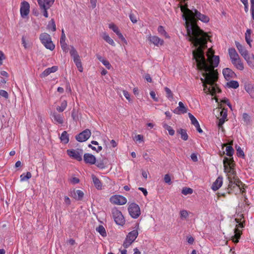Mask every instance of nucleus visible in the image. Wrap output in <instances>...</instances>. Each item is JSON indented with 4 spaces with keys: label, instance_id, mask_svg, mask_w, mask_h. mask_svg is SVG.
<instances>
[{
    "label": "nucleus",
    "instance_id": "obj_1",
    "mask_svg": "<svg viewBox=\"0 0 254 254\" xmlns=\"http://www.w3.org/2000/svg\"><path fill=\"white\" fill-rule=\"evenodd\" d=\"M180 8L183 13V19L186 21L185 27L189 41L193 44L209 39V36L207 33L201 30L197 24V20L205 23L208 22L209 20V17L201 14L195 8L191 10L189 9L187 5H181Z\"/></svg>",
    "mask_w": 254,
    "mask_h": 254
},
{
    "label": "nucleus",
    "instance_id": "obj_2",
    "mask_svg": "<svg viewBox=\"0 0 254 254\" xmlns=\"http://www.w3.org/2000/svg\"><path fill=\"white\" fill-rule=\"evenodd\" d=\"M208 39L193 43V47L195 49L192 51L193 59L196 63L197 68L204 72L215 73L218 76V73L214 68L217 67L219 63V57L218 56H213L208 58L210 64H208L204 56V50L207 48V44Z\"/></svg>",
    "mask_w": 254,
    "mask_h": 254
},
{
    "label": "nucleus",
    "instance_id": "obj_3",
    "mask_svg": "<svg viewBox=\"0 0 254 254\" xmlns=\"http://www.w3.org/2000/svg\"><path fill=\"white\" fill-rule=\"evenodd\" d=\"M202 76L204 78H200V80L203 83V90L205 93L213 96L217 92L219 93L221 92L220 89L217 87L216 82L218 79V76L214 71L212 73L203 72Z\"/></svg>",
    "mask_w": 254,
    "mask_h": 254
},
{
    "label": "nucleus",
    "instance_id": "obj_4",
    "mask_svg": "<svg viewBox=\"0 0 254 254\" xmlns=\"http://www.w3.org/2000/svg\"><path fill=\"white\" fill-rule=\"evenodd\" d=\"M138 227L139 225L137 224L136 225V229L128 233L123 243V246L124 248H127L135 241L138 235L137 231Z\"/></svg>",
    "mask_w": 254,
    "mask_h": 254
},
{
    "label": "nucleus",
    "instance_id": "obj_5",
    "mask_svg": "<svg viewBox=\"0 0 254 254\" xmlns=\"http://www.w3.org/2000/svg\"><path fill=\"white\" fill-rule=\"evenodd\" d=\"M39 38L41 43L47 49L53 51L55 49V46L53 44L51 37L49 34L47 33H42L40 35Z\"/></svg>",
    "mask_w": 254,
    "mask_h": 254
},
{
    "label": "nucleus",
    "instance_id": "obj_6",
    "mask_svg": "<svg viewBox=\"0 0 254 254\" xmlns=\"http://www.w3.org/2000/svg\"><path fill=\"white\" fill-rule=\"evenodd\" d=\"M223 165L225 172L231 173L233 175L236 174L234 168L235 164L233 158H228L225 157L223 159Z\"/></svg>",
    "mask_w": 254,
    "mask_h": 254
},
{
    "label": "nucleus",
    "instance_id": "obj_7",
    "mask_svg": "<svg viewBox=\"0 0 254 254\" xmlns=\"http://www.w3.org/2000/svg\"><path fill=\"white\" fill-rule=\"evenodd\" d=\"M112 214L117 224L123 225L125 223V220L122 213L117 208L114 207L112 209Z\"/></svg>",
    "mask_w": 254,
    "mask_h": 254
},
{
    "label": "nucleus",
    "instance_id": "obj_8",
    "mask_svg": "<svg viewBox=\"0 0 254 254\" xmlns=\"http://www.w3.org/2000/svg\"><path fill=\"white\" fill-rule=\"evenodd\" d=\"M67 154L70 157L78 161L82 160L83 150L81 149H68L67 150Z\"/></svg>",
    "mask_w": 254,
    "mask_h": 254
},
{
    "label": "nucleus",
    "instance_id": "obj_9",
    "mask_svg": "<svg viewBox=\"0 0 254 254\" xmlns=\"http://www.w3.org/2000/svg\"><path fill=\"white\" fill-rule=\"evenodd\" d=\"M130 215L133 218H137L140 215V209L139 206L135 203H131L128 207Z\"/></svg>",
    "mask_w": 254,
    "mask_h": 254
},
{
    "label": "nucleus",
    "instance_id": "obj_10",
    "mask_svg": "<svg viewBox=\"0 0 254 254\" xmlns=\"http://www.w3.org/2000/svg\"><path fill=\"white\" fill-rule=\"evenodd\" d=\"M235 44L237 48L238 49L239 53L244 57V58L247 62L248 64L251 65V62L250 61V57L248 54V51L246 48L240 43L238 42H235Z\"/></svg>",
    "mask_w": 254,
    "mask_h": 254
},
{
    "label": "nucleus",
    "instance_id": "obj_11",
    "mask_svg": "<svg viewBox=\"0 0 254 254\" xmlns=\"http://www.w3.org/2000/svg\"><path fill=\"white\" fill-rule=\"evenodd\" d=\"M91 132L90 129H86L76 135L75 139L79 142H82L86 141L91 136Z\"/></svg>",
    "mask_w": 254,
    "mask_h": 254
},
{
    "label": "nucleus",
    "instance_id": "obj_12",
    "mask_svg": "<svg viewBox=\"0 0 254 254\" xmlns=\"http://www.w3.org/2000/svg\"><path fill=\"white\" fill-rule=\"evenodd\" d=\"M110 201L118 205H124L127 202L126 198L122 195H115L110 198Z\"/></svg>",
    "mask_w": 254,
    "mask_h": 254
},
{
    "label": "nucleus",
    "instance_id": "obj_13",
    "mask_svg": "<svg viewBox=\"0 0 254 254\" xmlns=\"http://www.w3.org/2000/svg\"><path fill=\"white\" fill-rule=\"evenodd\" d=\"M30 5L29 3L26 1L21 2L20 7V14L21 17L24 18L27 16L29 13Z\"/></svg>",
    "mask_w": 254,
    "mask_h": 254
},
{
    "label": "nucleus",
    "instance_id": "obj_14",
    "mask_svg": "<svg viewBox=\"0 0 254 254\" xmlns=\"http://www.w3.org/2000/svg\"><path fill=\"white\" fill-rule=\"evenodd\" d=\"M83 160L86 164L91 165L96 163V157L92 154L90 153H85L83 156Z\"/></svg>",
    "mask_w": 254,
    "mask_h": 254
},
{
    "label": "nucleus",
    "instance_id": "obj_15",
    "mask_svg": "<svg viewBox=\"0 0 254 254\" xmlns=\"http://www.w3.org/2000/svg\"><path fill=\"white\" fill-rule=\"evenodd\" d=\"M220 114L221 116V118L219 120L218 127L219 129H221L222 131H224V129L223 127V125L225 122V119L227 117V111H224L223 110H222L220 112Z\"/></svg>",
    "mask_w": 254,
    "mask_h": 254
},
{
    "label": "nucleus",
    "instance_id": "obj_16",
    "mask_svg": "<svg viewBox=\"0 0 254 254\" xmlns=\"http://www.w3.org/2000/svg\"><path fill=\"white\" fill-rule=\"evenodd\" d=\"M188 109L185 106L184 104L182 102L179 103V106L175 109L173 112L174 113L180 115L181 114H185L187 112Z\"/></svg>",
    "mask_w": 254,
    "mask_h": 254
},
{
    "label": "nucleus",
    "instance_id": "obj_17",
    "mask_svg": "<svg viewBox=\"0 0 254 254\" xmlns=\"http://www.w3.org/2000/svg\"><path fill=\"white\" fill-rule=\"evenodd\" d=\"M223 74L227 80H228L230 78H234L236 76L235 72L229 68L223 69Z\"/></svg>",
    "mask_w": 254,
    "mask_h": 254
},
{
    "label": "nucleus",
    "instance_id": "obj_18",
    "mask_svg": "<svg viewBox=\"0 0 254 254\" xmlns=\"http://www.w3.org/2000/svg\"><path fill=\"white\" fill-rule=\"evenodd\" d=\"M58 69V67L57 66H53L51 67L48 68L46 69L42 73H41L40 76L41 78L45 77L49 75L50 73L57 71Z\"/></svg>",
    "mask_w": 254,
    "mask_h": 254
},
{
    "label": "nucleus",
    "instance_id": "obj_19",
    "mask_svg": "<svg viewBox=\"0 0 254 254\" xmlns=\"http://www.w3.org/2000/svg\"><path fill=\"white\" fill-rule=\"evenodd\" d=\"M229 54L232 63L237 61L240 59L239 56L234 48H230L229 49Z\"/></svg>",
    "mask_w": 254,
    "mask_h": 254
},
{
    "label": "nucleus",
    "instance_id": "obj_20",
    "mask_svg": "<svg viewBox=\"0 0 254 254\" xmlns=\"http://www.w3.org/2000/svg\"><path fill=\"white\" fill-rule=\"evenodd\" d=\"M70 193L71 196L73 197L75 199H77L78 200H82L84 196V193L81 190H73Z\"/></svg>",
    "mask_w": 254,
    "mask_h": 254
},
{
    "label": "nucleus",
    "instance_id": "obj_21",
    "mask_svg": "<svg viewBox=\"0 0 254 254\" xmlns=\"http://www.w3.org/2000/svg\"><path fill=\"white\" fill-rule=\"evenodd\" d=\"M148 40L155 45L158 46L159 45H162L164 43V41L161 39L157 36H150L148 38Z\"/></svg>",
    "mask_w": 254,
    "mask_h": 254
},
{
    "label": "nucleus",
    "instance_id": "obj_22",
    "mask_svg": "<svg viewBox=\"0 0 254 254\" xmlns=\"http://www.w3.org/2000/svg\"><path fill=\"white\" fill-rule=\"evenodd\" d=\"M222 183V177H218L216 181L213 183L211 187L212 189L214 191L218 190L221 187Z\"/></svg>",
    "mask_w": 254,
    "mask_h": 254
},
{
    "label": "nucleus",
    "instance_id": "obj_23",
    "mask_svg": "<svg viewBox=\"0 0 254 254\" xmlns=\"http://www.w3.org/2000/svg\"><path fill=\"white\" fill-rule=\"evenodd\" d=\"M51 116L52 118H53L57 123L59 124H63L64 121L63 118L59 114H58L55 112H51Z\"/></svg>",
    "mask_w": 254,
    "mask_h": 254
},
{
    "label": "nucleus",
    "instance_id": "obj_24",
    "mask_svg": "<svg viewBox=\"0 0 254 254\" xmlns=\"http://www.w3.org/2000/svg\"><path fill=\"white\" fill-rule=\"evenodd\" d=\"M234 233V235L232 237V240L234 243H237L239 242L242 233L238 228H235Z\"/></svg>",
    "mask_w": 254,
    "mask_h": 254
},
{
    "label": "nucleus",
    "instance_id": "obj_25",
    "mask_svg": "<svg viewBox=\"0 0 254 254\" xmlns=\"http://www.w3.org/2000/svg\"><path fill=\"white\" fill-rule=\"evenodd\" d=\"M92 179L94 186L98 190L102 189V183L100 180L94 175H92Z\"/></svg>",
    "mask_w": 254,
    "mask_h": 254
},
{
    "label": "nucleus",
    "instance_id": "obj_26",
    "mask_svg": "<svg viewBox=\"0 0 254 254\" xmlns=\"http://www.w3.org/2000/svg\"><path fill=\"white\" fill-rule=\"evenodd\" d=\"M177 133L181 135V137L183 140L186 141L188 139L189 136L186 129L180 128L179 129L177 130Z\"/></svg>",
    "mask_w": 254,
    "mask_h": 254
},
{
    "label": "nucleus",
    "instance_id": "obj_27",
    "mask_svg": "<svg viewBox=\"0 0 254 254\" xmlns=\"http://www.w3.org/2000/svg\"><path fill=\"white\" fill-rule=\"evenodd\" d=\"M60 139L62 142L64 144H66L69 141V137L67 132L66 131H64L62 132L60 137Z\"/></svg>",
    "mask_w": 254,
    "mask_h": 254
},
{
    "label": "nucleus",
    "instance_id": "obj_28",
    "mask_svg": "<svg viewBox=\"0 0 254 254\" xmlns=\"http://www.w3.org/2000/svg\"><path fill=\"white\" fill-rule=\"evenodd\" d=\"M232 64L238 69L243 70L244 68L243 63L241 62L240 58L234 63H232Z\"/></svg>",
    "mask_w": 254,
    "mask_h": 254
},
{
    "label": "nucleus",
    "instance_id": "obj_29",
    "mask_svg": "<svg viewBox=\"0 0 254 254\" xmlns=\"http://www.w3.org/2000/svg\"><path fill=\"white\" fill-rule=\"evenodd\" d=\"M106 162L105 159L98 160L95 164L100 169H104L106 167Z\"/></svg>",
    "mask_w": 254,
    "mask_h": 254
},
{
    "label": "nucleus",
    "instance_id": "obj_30",
    "mask_svg": "<svg viewBox=\"0 0 254 254\" xmlns=\"http://www.w3.org/2000/svg\"><path fill=\"white\" fill-rule=\"evenodd\" d=\"M227 85L230 88L237 89L239 87V84L237 81L231 80L227 83Z\"/></svg>",
    "mask_w": 254,
    "mask_h": 254
},
{
    "label": "nucleus",
    "instance_id": "obj_31",
    "mask_svg": "<svg viewBox=\"0 0 254 254\" xmlns=\"http://www.w3.org/2000/svg\"><path fill=\"white\" fill-rule=\"evenodd\" d=\"M251 30L248 29L247 30L246 32L245 33V39L247 43L249 45V46L251 47V42L252 40H251Z\"/></svg>",
    "mask_w": 254,
    "mask_h": 254
},
{
    "label": "nucleus",
    "instance_id": "obj_32",
    "mask_svg": "<svg viewBox=\"0 0 254 254\" xmlns=\"http://www.w3.org/2000/svg\"><path fill=\"white\" fill-rule=\"evenodd\" d=\"M165 91L166 93L167 98L170 101H172L174 99V95L171 90L168 87H166L164 88Z\"/></svg>",
    "mask_w": 254,
    "mask_h": 254
},
{
    "label": "nucleus",
    "instance_id": "obj_33",
    "mask_svg": "<svg viewBox=\"0 0 254 254\" xmlns=\"http://www.w3.org/2000/svg\"><path fill=\"white\" fill-rule=\"evenodd\" d=\"M73 61H74V63L75 64L78 70L80 72H82L83 71V67L82 66L81 60L80 59V57H79L78 58L74 59Z\"/></svg>",
    "mask_w": 254,
    "mask_h": 254
},
{
    "label": "nucleus",
    "instance_id": "obj_34",
    "mask_svg": "<svg viewBox=\"0 0 254 254\" xmlns=\"http://www.w3.org/2000/svg\"><path fill=\"white\" fill-rule=\"evenodd\" d=\"M103 38L109 44L111 45L112 46H115V44L113 40L111 39L108 34L104 33L103 36Z\"/></svg>",
    "mask_w": 254,
    "mask_h": 254
},
{
    "label": "nucleus",
    "instance_id": "obj_35",
    "mask_svg": "<svg viewBox=\"0 0 254 254\" xmlns=\"http://www.w3.org/2000/svg\"><path fill=\"white\" fill-rule=\"evenodd\" d=\"M96 231L100 233V234L103 236L105 237L107 235L106 232L105 228L102 225H99L96 229Z\"/></svg>",
    "mask_w": 254,
    "mask_h": 254
},
{
    "label": "nucleus",
    "instance_id": "obj_36",
    "mask_svg": "<svg viewBox=\"0 0 254 254\" xmlns=\"http://www.w3.org/2000/svg\"><path fill=\"white\" fill-rule=\"evenodd\" d=\"M67 106V102L65 100L63 101L60 106H58L57 107V110L59 112H63Z\"/></svg>",
    "mask_w": 254,
    "mask_h": 254
},
{
    "label": "nucleus",
    "instance_id": "obj_37",
    "mask_svg": "<svg viewBox=\"0 0 254 254\" xmlns=\"http://www.w3.org/2000/svg\"><path fill=\"white\" fill-rule=\"evenodd\" d=\"M32 175L31 173L29 172H27L26 175H25V174H22V175H20V181H25L28 180V179H30Z\"/></svg>",
    "mask_w": 254,
    "mask_h": 254
},
{
    "label": "nucleus",
    "instance_id": "obj_38",
    "mask_svg": "<svg viewBox=\"0 0 254 254\" xmlns=\"http://www.w3.org/2000/svg\"><path fill=\"white\" fill-rule=\"evenodd\" d=\"M163 127L167 130L169 132V134L171 135H174V134H175V130L172 128V127L168 125L167 124H164L163 125Z\"/></svg>",
    "mask_w": 254,
    "mask_h": 254
},
{
    "label": "nucleus",
    "instance_id": "obj_39",
    "mask_svg": "<svg viewBox=\"0 0 254 254\" xmlns=\"http://www.w3.org/2000/svg\"><path fill=\"white\" fill-rule=\"evenodd\" d=\"M69 53L70 56L73 58V60L75 59L78 58L79 56L77 53L76 50L73 47H71V50H70Z\"/></svg>",
    "mask_w": 254,
    "mask_h": 254
},
{
    "label": "nucleus",
    "instance_id": "obj_40",
    "mask_svg": "<svg viewBox=\"0 0 254 254\" xmlns=\"http://www.w3.org/2000/svg\"><path fill=\"white\" fill-rule=\"evenodd\" d=\"M48 28L51 29L52 31H55L56 30V26L54 19H52L50 20L48 25Z\"/></svg>",
    "mask_w": 254,
    "mask_h": 254
},
{
    "label": "nucleus",
    "instance_id": "obj_41",
    "mask_svg": "<svg viewBox=\"0 0 254 254\" xmlns=\"http://www.w3.org/2000/svg\"><path fill=\"white\" fill-rule=\"evenodd\" d=\"M226 155L229 157L232 156L234 153V150L231 146H226Z\"/></svg>",
    "mask_w": 254,
    "mask_h": 254
},
{
    "label": "nucleus",
    "instance_id": "obj_42",
    "mask_svg": "<svg viewBox=\"0 0 254 254\" xmlns=\"http://www.w3.org/2000/svg\"><path fill=\"white\" fill-rule=\"evenodd\" d=\"M193 190L190 188H184L182 190V193L184 195L190 194L192 193Z\"/></svg>",
    "mask_w": 254,
    "mask_h": 254
},
{
    "label": "nucleus",
    "instance_id": "obj_43",
    "mask_svg": "<svg viewBox=\"0 0 254 254\" xmlns=\"http://www.w3.org/2000/svg\"><path fill=\"white\" fill-rule=\"evenodd\" d=\"M236 149L237 150V155L238 157L244 158L245 154L244 153V151L242 150L240 146H236Z\"/></svg>",
    "mask_w": 254,
    "mask_h": 254
},
{
    "label": "nucleus",
    "instance_id": "obj_44",
    "mask_svg": "<svg viewBox=\"0 0 254 254\" xmlns=\"http://www.w3.org/2000/svg\"><path fill=\"white\" fill-rule=\"evenodd\" d=\"M158 31L160 34L164 35L166 38H169L168 35L167 34V32L165 31L164 27L162 26H159L158 27Z\"/></svg>",
    "mask_w": 254,
    "mask_h": 254
},
{
    "label": "nucleus",
    "instance_id": "obj_45",
    "mask_svg": "<svg viewBox=\"0 0 254 254\" xmlns=\"http://www.w3.org/2000/svg\"><path fill=\"white\" fill-rule=\"evenodd\" d=\"M228 179L229 180V184L228 186L229 188H228V193H230V190H232V189L235 188L236 186L234 184L232 178L229 177Z\"/></svg>",
    "mask_w": 254,
    "mask_h": 254
},
{
    "label": "nucleus",
    "instance_id": "obj_46",
    "mask_svg": "<svg viewBox=\"0 0 254 254\" xmlns=\"http://www.w3.org/2000/svg\"><path fill=\"white\" fill-rule=\"evenodd\" d=\"M38 3L40 6L41 10L47 7L44 0H38Z\"/></svg>",
    "mask_w": 254,
    "mask_h": 254
},
{
    "label": "nucleus",
    "instance_id": "obj_47",
    "mask_svg": "<svg viewBox=\"0 0 254 254\" xmlns=\"http://www.w3.org/2000/svg\"><path fill=\"white\" fill-rule=\"evenodd\" d=\"M119 37V38L123 41L125 43H126V44H127V40L125 39V38L124 37L123 35H122V34L120 32L119 29L117 31H116V33H115Z\"/></svg>",
    "mask_w": 254,
    "mask_h": 254
},
{
    "label": "nucleus",
    "instance_id": "obj_48",
    "mask_svg": "<svg viewBox=\"0 0 254 254\" xmlns=\"http://www.w3.org/2000/svg\"><path fill=\"white\" fill-rule=\"evenodd\" d=\"M188 115L193 125H195L198 123L196 118L191 114L189 113Z\"/></svg>",
    "mask_w": 254,
    "mask_h": 254
},
{
    "label": "nucleus",
    "instance_id": "obj_49",
    "mask_svg": "<svg viewBox=\"0 0 254 254\" xmlns=\"http://www.w3.org/2000/svg\"><path fill=\"white\" fill-rule=\"evenodd\" d=\"M245 89L248 93H250L254 89L252 85L250 84H246L245 85Z\"/></svg>",
    "mask_w": 254,
    "mask_h": 254
},
{
    "label": "nucleus",
    "instance_id": "obj_50",
    "mask_svg": "<svg viewBox=\"0 0 254 254\" xmlns=\"http://www.w3.org/2000/svg\"><path fill=\"white\" fill-rule=\"evenodd\" d=\"M164 180L166 183L169 185H171L172 184L171 177L169 174H166L165 175Z\"/></svg>",
    "mask_w": 254,
    "mask_h": 254
},
{
    "label": "nucleus",
    "instance_id": "obj_51",
    "mask_svg": "<svg viewBox=\"0 0 254 254\" xmlns=\"http://www.w3.org/2000/svg\"><path fill=\"white\" fill-rule=\"evenodd\" d=\"M180 216L181 218H185L186 219L188 216V213L187 210H183L180 211Z\"/></svg>",
    "mask_w": 254,
    "mask_h": 254
},
{
    "label": "nucleus",
    "instance_id": "obj_52",
    "mask_svg": "<svg viewBox=\"0 0 254 254\" xmlns=\"http://www.w3.org/2000/svg\"><path fill=\"white\" fill-rule=\"evenodd\" d=\"M234 184L236 186H238L241 190H242V189L240 187L241 185H243L242 182L239 180V178H236V180L234 182Z\"/></svg>",
    "mask_w": 254,
    "mask_h": 254
},
{
    "label": "nucleus",
    "instance_id": "obj_53",
    "mask_svg": "<svg viewBox=\"0 0 254 254\" xmlns=\"http://www.w3.org/2000/svg\"><path fill=\"white\" fill-rule=\"evenodd\" d=\"M109 27L112 29L115 33H116V31H117L118 30H119L118 27L114 23H111L109 25Z\"/></svg>",
    "mask_w": 254,
    "mask_h": 254
},
{
    "label": "nucleus",
    "instance_id": "obj_54",
    "mask_svg": "<svg viewBox=\"0 0 254 254\" xmlns=\"http://www.w3.org/2000/svg\"><path fill=\"white\" fill-rule=\"evenodd\" d=\"M0 95L4 97L6 99H7L8 97V93L3 90H0Z\"/></svg>",
    "mask_w": 254,
    "mask_h": 254
},
{
    "label": "nucleus",
    "instance_id": "obj_55",
    "mask_svg": "<svg viewBox=\"0 0 254 254\" xmlns=\"http://www.w3.org/2000/svg\"><path fill=\"white\" fill-rule=\"evenodd\" d=\"M102 63L106 67V68L109 69H110L111 65L107 60L105 59L103 61H102Z\"/></svg>",
    "mask_w": 254,
    "mask_h": 254
},
{
    "label": "nucleus",
    "instance_id": "obj_56",
    "mask_svg": "<svg viewBox=\"0 0 254 254\" xmlns=\"http://www.w3.org/2000/svg\"><path fill=\"white\" fill-rule=\"evenodd\" d=\"M129 18L132 23H135L137 22V20L136 19V18L133 13H130Z\"/></svg>",
    "mask_w": 254,
    "mask_h": 254
},
{
    "label": "nucleus",
    "instance_id": "obj_57",
    "mask_svg": "<svg viewBox=\"0 0 254 254\" xmlns=\"http://www.w3.org/2000/svg\"><path fill=\"white\" fill-rule=\"evenodd\" d=\"M60 44H61L62 49L64 51H65L67 49V45L65 43V41H60Z\"/></svg>",
    "mask_w": 254,
    "mask_h": 254
},
{
    "label": "nucleus",
    "instance_id": "obj_58",
    "mask_svg": "<svg viewBox=\"0 0 254 254\" xmlns=\"http://www.w3.org/2000/svg\"><path fill=\"white\" fill-rule=\"evenodd\" d=\"M47 8H50L55 1V0H44Z\"/></svg>",
    "mask_w": 254,
    "mask_h": 254
},
{
    "label": "nucleus",
    "instance_id": "obj_59",
    "mask_svg": "<svg viewBox=\"0 0 254 254\" xmlns=\"http://www.w3.org/2000/svg\"><path fill=\"white\" fill-rule=\"evenodd\" d=\"M214 52L211 49H209L207 52L206 55H207L208 58H209L212 57V56H214Z\"/></svg>",
    "mask_w": 254,
    "mask_h": 254
},
{
    "label": "nucleus",
    "instance_id": "obj_60",
    "mask_svg": "<svg viewBox=\"0 0 254 254\" xmlns=\"http://www.w3.org/2000/svg\"><path fill=\"white\" fill-rule=\"evenodd\" d=\"M150 95L151 97V98L155 101H158V99L157 97H156V94L154 91H151L150 92Z\"/></svg>",
    "mask_w": 254,
    "mask_h": 254
},
{
    "label": "nucleus",
    "instance_id": "obj_61",
    "mask_svg": "<svg viewBox=\"0 0 254 254\" xmlns=\"http://www.w3.org/2000/svg\"><path fill=\"white\" fill-rule=\"evenodd\" d=\"M135 139L136 141H142L143 139V136L142 135L138 134L137 135H135Z\"/></svg>",
    "mask_w": 254,
    "mask_h": 254
},
{
    "label": "nucleus",
    "instance_id": "obj_62",
    "mask_svg": "<svg viewBox=\"0 0 254 254\" xmlns=\"http://www.w3.org/2000/svg\"><path fill=\"white\" fill-rule=\"evenodd\" d=\"M123 94L124 96L126 98V99L128 100V101H130V96L128 92L126 90L123 91Z\"/></svg>",
    "mask_w": 254,
    "mask_h": 254
},
{
    "label": "nucleus",
    "instance_id": "obj_63",
    "mask_svg": "<svg viewBox=\"0 0 254 254\" xmlns=\"http://www.w3.org/2000/svg\"><path fill=\"white\" fill-rule=\"evenodd\" d=\"M190 157H191V160L193 161V162H197V155L195 153H192L190 155Z\"/></svg>",
    "mask_w": 254,
    "mask_h": 254
},
{
    "label": "nucleus",
    "instance_id": "obj_64",
    "mask_svg": "<svg viewBox=\"0 0 254 254\" xmlns=\"http://www.w3.org/2000/svg\"><path fill=\"white\" fill-rule=\"evenodd\" d=\"M249 116L247 113H244L243 114V119L244 120L245 122H247L249 121Z\"/></svg>",
    "mask_w": 254,
    "mask_h": 254
}]
</instances>
